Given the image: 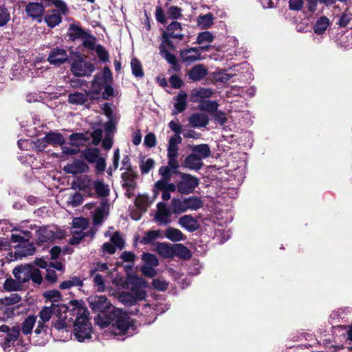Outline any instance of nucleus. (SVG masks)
<instances>
[{"label":"nucleus","instance_id":"obj_12","mask_svg":"<svg viewBox=\"0 0 352 352\" xmlns=\"http://www.w3.org/2000/svg\"><path fill=\"white\" fill-rule=\"evenodd\" d=\"M182 28L180 23L177 21H173L168 25L167 28V32L163 33V41L166 43V45L170 46L171 43L169 38H177L182 40L184 35L182 33Z\"/></svg>","mask_w":352,"mask_h":352},{"label":"nucleus","instance_id":"obj_42","mask_svg":"<svg viewBox=\"0 0 352 352\" xmlns=\"http://www.w3.org/2000/svg\"><path fill=\"white\" fill-rule=\"evenodd\" d=\"M87 34V32L85 31L81 28L76 25H71L69 27V37L73 41L76 39H82L86 34Z\"/></svg>","mask_w":352,"mask_h":352},{"label":"nucleus","instance_id":"obj_35","mask_svg":"<svg viewBox=\"0 0 352 352\" xmlns=\"http://www.w3.org/2000/svg\"><path fill=\"white\" fill-rule=\"evenodd\" d=\"M184 200L186 211L188 210H197L203 206L202 201L197 197H184Z\"/></svg>","mask_w":352,"mask_h":352},{"label":"nucleus","instance_id":"obj_50","mask_svg":"<svg viewBox=\"0 0 352 352\" xmlns=\"http://www.w3.org/2000/svg\"><path fill=\"white\" fill-rule=\"evenodd\" d=\"M111 243L120 250L124 248L125 243L120 232H116L111 237Z\"/></svg>","mask_w":352,"mask_h":352},{"label":"nucleus","instance_id":"obj_54","mask_svg":"<svg viewBox=\"0 0 352 352\" xmlns=\"http://www.w3.org/2000/svg\"><path fill=\"white\" fill-rule=\"evenodd\" d=\"M94 283L96 287L97 290L100 292H103L106 289V285L104 277L100 274H95L94 276Z\"/></svg>","mask_w":352,"mask_h":352},{"label":"nucleus","instance_id":"obj_10","mask_svg":"<svg viewBox=\"0 0 352 352\" xmlns=\"http://www.w3.org/2000/svg\"><path fill=\"white\" fill-rule=\"evenodd\" d=\"M90 308L100 314H104L107 310L112 309L111 304L105 296H91L87 299Z\"/></svg>","mask_w":352,"mask_h":352},{"label":"nucleus","instance_id":"obj_7","mask_svg":"<svg viewBox=\"0 0 352 352\" xmlns=\"http://www.w3.org/2000/svg\"><path fill=\"white\" fill-rule=\"evenodd\" d=\"M180 180L177 183V190L183 195H188L194 192L199 184V179L188 173H178Z\"/></svg>","mask_w":352,"mask_h":352},{"label":"nucleus","instance_id":"obj_56","mask_svg":"<svg viewBox=\"0 0 352 352\" xmlns=\"http://www.w3.org/2000/svg\"><path fill=\"white\" fill-rule=\"evenodd\" d=\"M154 165L155 161L151 158L142 161L140 166L142 173L147 174L153 168Z\"/></svg>","mask_w":352,"mask_h":352},{"label":"nucleus","instance_id":"obj_61","mask_svg":"<svg viewBox=\"0 0 352 352\" xmlns=\"http://www.w3.org/2000/svg\"><path fill=\"white\" fill-rule=\"evenodd\" d=\"M83 197L79 192H76L69 198L68 203L73 207H76L82 204Z\"/></svg>","mask_w":352,"mask_h":352},{"label":"nucleus","instance_id":"obj_9","mask_svg":"<svg viewBox=\"0 0 352 352\" xmlns=\"http://www.w3.org/2000/svg\"><path fill=\"white\" fill-rule=\"evenodd\" d=\"M71 71L76 76H88L94 71V66L91 63L78 58L73 61Z\"/></svg>","mask_w":352,"mask_h":352},{"label":"nucleus","instance_id":"obj_26","mask_svg":"<svg viewBox=\"0 0 352 352\" xmlns=\"http://www.w3.org/2000/svg\"><path fill=\"white\" fill-rule=\"evenodd\" d=\"M182 138L180 135H174L169 139L168 148H167V155H179L178 145L182 143Z\"/></svg>","mask_w":352,"mask_h":352},{"label":"nucleus","instance_id":"obj_4","mask_svg":"<svg viewBox=\"0 0 352 352\" xmlns=\"http://www.w3.org/2000/svg\"><path fill=\"white\" fill-rule=\"evenodd\" d=\"M131 292H122L118 297L120 302L125 305L131 306L138 300H142L146 297L144 289L148 287L147 282L142 278L133 276L129 280Z\"/></svg>","mask_w":352,"mask_h":352},{"label":"nucleus","instance_id":"obj_64","mask_svg":"<svg viewBox=\"0 0 352 352\" xmlns=\"http://www.w3.org/2000/svg\"><path fill=\"white\" fill-rule=\"evenodd\" d=\"M96 52L99 59L102 62H106L109 60V54L104 47L102 45H98L96 49Z\"/></svg>","mask_w":352,"mask_h":352},{"label":"nucleus","instance_id":"obj_55","mask_svg":"<svg viewBox=\"0 0 352 352\" xmlns=\"http://www.w3.org/2000/svg\"><path fill=\"white\" fill-rule=\"evenodd\" d=\"M168 158V166L173 169V173L177 174L179 173L177 170L179 167L178 162V155H167Z\"/></svg>","mask_w":352,"mask_h":352},{"label":"nucleus","instance_id":"obj_24","mask_svg":"<svg viewBox=\"0 0 352 352\" xmlns=\"http://www.w3.org/2000/svg\"><path fill=\"white\" fill-rule=\"evenodd\" d=\"M203 162L197 155L192 153L187 156L184 162V166L190 170H199L201 168Z\"/></svg>","mask_w":352,"mask_h":352},{"label":"nucleus","instance_id":"obj_52","mask_svg":"<svg viewBox=\"0 0 352 352\" xmlns=\"http://www.w3.org/2000/svg\"><path fill=\"white\" fill-rule=\"evenodd\" d=\"M72 236L69 239V243L75 245L80 243V241L86 236L85 232L72 230Z\"/></svg>","mask_w":352,"mask_h":352},{"label":"nucleus","instance_id":"obj_43","mask_svg":"<svg viewBox=\"0 0 352 352\" xmlns=\"http://www.w3.org/2000/svg\"><path fill=\"white\" fill-rule=\"evenodd\" d=\"M219 104L216 101L205 100L199 106V109L208 112L211 116L218 110Z\"/></svg>","mask_w":352,"mask_h":352},{"label":"nucleus","instance_id":"obj_48","mask_svg":"<svg viewBox=\"0 0 352 352\" xmlns=\"http://www.w3.org/2000/svg\"><path fill=\"white\" fill-rule=\"evenodd\" d=\"M22 283L19 282L18 280H14L12 278L7 279L3 285L5 289L8 291H18L20 290L22 287Z\"/></svg>","mask_w":352,"mask_h":352},{"label":"nucleus","instance_id":"obj_11","mask_svg":"<svg viewBox=\"0 0 352 352\" xmlns=\"http://www.w3.org/2000/svg\"><path fill=\"white\" fill-rule=\"evenodd\" d=\"M142 259L144 262L141 267L142 274L150 278L154 277L157 274L155 267L159 265L157 258L153 254L144 253Z\"/></svg>","mask_w":352,"mask_h":352},{"label":"nucleus","instance_id":"obj_25","mask_svg":"<svg viewBox=\"0 0 352 352\" xmlns=\"http://www.w3.org/2000/svg\"><path fill=\"white\" fill-rule=\"evenodd\" d=\"M179 224L189 232L195 231L198 228L196 219L191 215H184L180 217Z\"/></svg>","mask_w":352,"mask_h":352},{"label":"nucleus","instance_id":"obj_47","mask_svg":"<svg viewBox=\"0 0 352 352\" xmlns=\"http://www.w3.org/2000/svg\"><path fill=\"white\" fill-rule=\"evenodd\" d=\"M214 40L212 34L210 32L206 31L199 33L197 37L196 43L199 45L205 43H211Z\"/></svg>","mask_w":352,"mask_h":352},{"label":"nucleus","instance_id":"obj_33","mask_svg":"<svg viewBox=\"0 0 352 352\" xmlns=\"http://www.w3.org/2000/svg\"><path fill=\"white\" fill-rule=\"evenodd\" d=\"M89 96V94L87 93H80V92H75L73 94H70L68 96V102L70 104L80 105L85 103L87 101V98Z\"/></svg>","mask_w":352,"mask_h":352},{"label":"nucleus","instance_id":"obj_14","mask_svg":"<svg viewBox=\"0 0 352 352\" xmlns=\"http://www.w3.org/2000/svg\"><path fill=\"white\" fill-rule=\"evenodd\" d=\"M180 58L186 65H190L194 62L202 59L199 49L197 47H189L180 50Z\"/></svg>","mask_w":352,"mask_h":352},{"label":"nucleus","instance_id":"obj_57","mask_svg":"<svg viewBox=\"0 0 352 352\" xmlns=\"http://www.w3.org/2000/svg\"><path fill=\"white\" fill-rule=\"evenodd\" d=\"M10 20V14L5 7H0V27L5 26Z\"/></svg>","mask_w":352,"mask_h":352},{"label":"nucleus","instance_id":"obj_2","mask_svg":"<svg viewBox=\"0 0 352 352\" xmlns=\"http://www.w3.org/2000/svg\"><path fill=\"white\" fill-rule=\"evenodd\" d=\"M76 305L74 306L75 319L74 325V336L78 342H82L91 339L92 326L89 322V311L86 307L79 305L77 300H72Z\"/></svg>","mask_w":352,"mask_h":352},{"label":"nucleus","instance_id":"obj_5","mask_svg":"<svg viewBox=\"0 0 352 352\" xmlns=\"http://www.w3.org/2000/svg\"><path fill=\"white\" fill-rule=\"evenodd\" d=\"M25 236L19 234H12L11 241L18 243L14 247V252H10L8 254L7 258L10 261H13L19 258H22L28 256L32 255L35 252V247L32 243L29 242L31 237V233L29 231L24 232Z\"/></svg>","mask_w":352,"mask_h":352},{"label":"nucleus","instance_id":"obj_13","mask_svg":"<svg viewBox=\"0 0 352 352\" xmlns=\"http://www.w3.org/2000/svg\"><path fill=\"white\" fill-rule=\"evenodd\" d=\"M37 237L41 242H48L60 239L61 233L55 227L43 226L36 230Z\"/></svg>","mask_w":352,"mask_h":352},{"label":"nucleus","instance_id":"obj_19","mask_svg":"<svg viewBox=\"0 0 352 352\" xmlns=\"http://www.w3.org/2000/svg\"><path fill=\"white\" fill-rule=\"evenodd\" d=\"M31 264H25L16 267L13 270V274L16 280L21 283L29 281L31 278Z\"/></svg>","mask_w":352,"mask_h":352},{"label":"nucleus","instance_id":"obj_60","mask_svg":"<svg viewBox=\"0 0 352 352\" xmlns=\"http://www.w3.org/2000/svg\"><path fill=\"white\" fill-rule=\"evenodd\" d=\"M50 4L57 8L60 14L66 15L68 13V8L63 0H52Z\"/></svg>","mask_w":352,"mask_h":352},{"label":"nucleus","instance_id":"obj_49","mask_svg":"<svg viewBox=\"0 0 352 352\" xmlns=\"http://www.w3.org/2000/svg\"><path fill=\"white\" fill-rule=\"evenodd\" d=\"M87 226V221L83 217H76L72 220V230L83 232Z\"/></svg>","mask_w":352,"mask_h":352},{"label":"nucleus","instance_id":"obj_62","mask_svg":"<svg viewBox=\"0 0 352 352\" xmlns=\"http://www.w3.org/2000/svg\"><path fill=\"white\" fill-rule=\"evenodd\" d=\"M82 45L89 50H93L95 46V38L90 35L88 32L86 36L82 39Z\"/></svg>","mask_w":352,"mask_h":352},{"label":"nucleus","instance_id":"obj_1","mask_svg":"<svg viewBox=\"0 0 352 352\" xmlns=\"http://www.w3.org/2000/svg\"><path fill=\"white\" fill-rule=\"evenodd\" d=\"M96 324L103 329L111 326V330L115 336H123L118 338L124 340L125 338L132 336L135 333V325L133 320L121 309L112 307L109 314H99L95 318Z\"/></svg>","mask_w":352,"mask_h":352},{"label":"nucleus","instance_id":"obj_22","mask_svg":"<svg viewBox=\"0 0 352 352\" xmlns=\"http://www.w3.org/2000/svg\"><path fill=\"white\" fill-rule=\"evenodd\" d=\"M187 98V94L184 91H180L178 95L174 98V109L173 110L172 115L175 116L183 112L186 109Z\"/></svg>","mask_w":352,"mask_h":352},{"label":"nucleus","instance_id":"obj_36","mask_svg":"<svg viewBox=\"0 0 352 352\" xmlns=\"http://www.w3.org/2000/svg\"><path fill=\"white\" fill-rule=\"evenodd\" d=\"M62 305H55L54 303L52 304L51 307H44L39 313V318L41 321L48 322L52 318V314H56L57 312L54 311L56 308L60 307Z\"/></svg>","mask_w":352,"mask_h":352},{"label":"nucleus","instance_id":"obj_28","mask_svg":"<svg viewBox=\"0 0 352 352\" xmlns=\"http://www.w3.org/2000/svg\"><path fill=\"white\" fill-rule=\"evenodd\" d=\"M156 251L164 258H173V244L158 243L156 246Z\"/></svg>","mask_w":352,"mask_h":352},{"label":"nucleus","instance_id":"obj_18","mask_svg":"<svg viewBox=\"0 0 352 352\" xmlns=\"http://www.w3.org/2000/svg\"><path fill=\"white\" fill-rule=\"evenodd\" d=\"M88 165L83 161L76 160L70 164H67L63 168V170L69 174L78 175L88 170Z\"/></svg>","mask_w":352,"mask_h":352},{"label":"nucleus","instance_id":"obj_45","mask_svg":"<svg viewBox=\"0 0 352 352\" xmlns=\"http://www.w3.org/2000/svg\"><path fill=\"white\" fill-rule=\"evenodd\" d=\"M131 67L132 74L137 78H142L144 76V72L142 69L140 62L135 58H132L131 61Z\"/></svg>","mask_w":352,"mask_h":352},{"label":"nucleus","instance_id":"obj_23","mask_svg":"<svg viewBox=\"0 0 352 352\" xmlns=\"http://www.w3.org/2000/svg\"><path fill=\"white\" fill-rule=\"evenodd\" d=\"M188 121L195 128L206 127L208 124L209 118L205 113H196L189 118Z\"/></svg>","mask_w":352,"mask_h":352},{"label":"nucleus","instance_id":"obj_8","mask_svg":"<svg viewBox=\"0 0 352 352\" xmlns=\"http://www.w3.org/2000/svg\"><path fill=\"white\" fill-rule=\"evenodd\" d=\"M112 73L105 67L102 72L96 74L92 80L91 91L89 94H99L108 83H111Z\"/></svg>","mask_w":352,"mask_h":352},{"label":"nucleus","instance_id":"obj_59","mask_svg":"<svg viewBox=\"0 0 352 352\" xmlns=\"http://www.w3.org/2000/svg\"><path fill=\"white\" fill-rule=\"evenodd\" d=\"M104 217V210L103 208H97L93 217L94 224L95 226L101 225Z\"/></svg>","mask_w":352,"mask_h":352},{"label":"nucleus","instance_id":"obj_58","mask_svg":"<svg viewBox=\"0 0 352 352\" xmlns=\"http://www.w3.org/2000/svg\"><path fill=\"white\" fill-rule=\"evenodd\" d=\"M211 116L214 118L215 122L221 126H223L228 120L226 114L223 111L219 110H217Z\"/></svg>","mask_w":352,"mask_h":352},{"label":"nucleus","instance_id":"obj_6","mask_svg":"<svg viewBox=\"0 0 352 352\" xmlns=\"http://www.w3.org/2000/svg\"><path fill=\"white\" fill-rule=\"evenodd\" d=\"M76 305L75 302H72L71 301V305L72 308H69V307L62 305L60 307L56 308L54 311L57 312L56 314V319L54 318L53 320V327L57 331H67V327H71L72 322H74L73 317L75 316L74 312V306Z\"/></svg>","mask_w":352,"mask_h":352},{"label":"nucleus","instance_id":"obj_30","mask_svg":"<svg viewBox=\"0 0 352 352\" xmlns=\"http://www.w3.org/2000/svg\"><path fill=\"white\" fill-rule=\"evenodd\" d=\"M166 43L162 42L160 45V54L166 61L170 63L174 68L178 66L176 56L169 52L165 47Z\"/></svg>","mask_w":352,"mask_h":352},{"label":"nucleus","instance_id":"obj_29","mask_svg":"<svg viewBox=\"0 0 352 352\" xmlns=\"http://www.w3.org/2000/svg\"><path fill=\"white\" fill-rule=\"evenodd\" d=\"M62 21L60 14L56 10H52L45 17V21L50 28H54L58 25Z\"/></svg>","mask_w":352,"mask_h":352},{"label":"nucleus","instance_id":"obj_51","mask_svg":"<svg viewBox=\"0 0 352 352\" xmlns=\"http://www.w3.org/2000/svg\"><path fill=\"white\" fill-rule=\"evenodd\" d=\"M93 182L89 177L85 176L83 179L78 180V186L80 190L89 192L94 187Z\"/></svg>","mask_w":352,"mask_h":352},{"label":"nucleus","instance_id":"obj_15","mask_svg":"<svg viewBox=\"0 0 352 352\" xmlns=\"http://www.w3.org/2000/svg\"><path fill=\"white\" fill-rule=\"evenodd\" d=\"M68 54L67 51L62 47L52 48L48 55L47 60L52 65H60L67 61Z\"/></svg>","mask_w":352,"mask_h":352},{"label":"nucleus","instance_id":"obj_39","mask_svg":"<svg viewBox=\"0 0 352 352\" xmlns=\"http://www.w3.org/2000/svg\"><path fill=\"white\" fill-rule=\"evenodd\" d=\"M165 236L173 242L184 240V234L178 229L168 228L164 232Z\"/></svg>","mask_w":352,"mask_h":352},{"label":"nucleus","instance_id":"obj_34","mask_svg":"<svg viewBox=\"0 0 352 352\" xmlns=\"http://www.w3.org/2000/svg\"><path fill=\"white\" fill-rule=\"evenodd\" d=\"M48 145L52 146L63 145L65 143L63 135L56 132H50L45 135Z\"/></svg>","mask_w":352,"mask_h":352},{"label":"nucleus","instance_id":"obj_31","mask_svg":"<svg viewBox=\"0 0 352 352\" xmlns=\"http://www.w3.org/2000/svg\"><path fill=\"white\" fill-rule=\"evenodd\" d=\"M192 151L194 154L197 155L198 157L203 159L208 157L211 154V151L209 146L206 144H201L195 145L192 148Z\"/></svg>","mask_w":352,"mask_h":352},{"label":"nucleus","instance_id":"obj_21","mask_svg":"<svg viewBox=\"0 0 352 352\" xmlns=\"http://www.w3.org/2000/svg\"><path fill=\"white\" fill-rule=\"evenodd\" d=\"M208 69L203 64L196 65L188 72V75L192 81H199L208 75Z\"/></svg>","mask_w":352,"mask_h":352},{"label":"nucleus","instance_id":"obj_53","mask_svg":"<svg viewBox=\"0 0 352 352\" xmlns=\"http://www.w3.org/2000/svg\"><path fill=\"white\" fill-rule=\"evenodd\" d=\"M43 296L45 298H46L50 301L54 302H58L61 299V295L59 291L58 290H48L46 291Z\"/></svg>","mask_w":352,"mask_h":352},{"label":"nucleus","instance_id":"obj_44","mask_svg":"<svg viewBox=\"0 0 352 352\" xmlns=\"http://www.w3.org/2000/svg\"><path fill=\"white\" fill-rule=\"evenodd\" d=\"M74 286H82V281L78 276H73L70 279L63 281L60 285V288L67 289Z\"/></svg>","mask_w":352,"mask_h":352},{"label":"nucleus","instance_id":"obj_41","mask_svg":"<svg viewBox=\"0 0 352 352\" xmlns=\"http://www.w3.org/2000/svg\"><path fill=\"white\" fill-rule=\"evenodd\" d=\"M84 157L89 163H94L99 158L100 150L98 148H87L82 151Z\"/></svg>","mask_w":352,"mask_h":352},{"label":"nucleus","instance_id":"obj_3","mask_svg":"<svg viewBox=\"0 0 352 352\" xmlns=\"http://www.w3.org/2000/svg\"><path fill=\"white\" fill-rule=\"evenodd\" d=\"M36 317L34 316H29L21 324V326L15 325L12 327H9L5 324L0 325V332L7 333L4 341L1 343V346L4 350L10 348L11 345L18 339L20 331L24 335H28L32 331V329L36 323Z\"/></svg>","mask_w":352,"mask_h":352},{"label":"nucleus","instance_id":"obj_38","mask_svg":"<svg viewBox=\"0 0 352 352\" xmlns=\"http://www.w3.org/2000/svg\"><path fill=\"white\" fill-rule=\"evenodd\" d=\"M94 188L96 194L100 197H107L109 194V186L102 180H95L93 182Z\"/></svg>","mask_w":352,"mask_h":352},{"label":"nucleus","instance_id":"obj_40","mask_svg":"<svg viewBox=\"0 0 352 352\" xmlns=\"http://www.w3.org/2000/svg\"><path fill=\"white\" fill-rule=\"evenodd\" d=\"M197 22L201 28L208 29L212 25L214 22V16L211 13L200 15L197 17Z\"/></svg>","mask_w":352,"mask_h":352},{"label":"nucleus","instance_id":"obj_37","mask_svg":"<svg viewBox=\"0 0 352 352\" xmlns=\"http://www.w3.org/2000/svg\"><path fill=\"white\" fill-rule=\"evenodd\" d=\"M329 19L326 16L318 18L314 26V32L317 34H322L329 25Z\"/></svg>","mask_w":352,"mask_h":352},{"label":"nucleus","instance_id":"obj_17","mask_svg":"<svg viewBox=\"0 0 352 352\" xmlns=\"http://www.w3.org/2000/svg\"><path fill=\"white\" fill-rule=\"evenodd\" d=\"M45 7L41 3L30 2L25 8V11L28 16L33 19H38L41 22V17L44 13Z\"/></svg>","mask_w":352,"mask_h":352},{"label":"nucleus","instance_id":"obj_27","mask_svg":"<svg viewBox=\"0 0 352 352\" xmlns=\"http://www.w3.org/2000/svg\"><path fill=\"white\" fill-rule=\"evenodd\" d=\"M170 206L174 214H181L186 212L184 197L182 196L174 197L171 200Z\"/></svg>","mask_w":352,"mask_h":352},{"label":"nucleus","instance_id":"obj_32","mask_svg":"<svg viewBox=\"0 0 352 352\" xmlns=\"http://www.w3.org/2000/svg\"><path fill=\"white\" fill-rule=\"evenodd\" d=\"M175 256L181 258L188 259L191 257V252L184 245L175 243L173 244V257Z\"/></svg>","mask_w":352,"mask_h":352},{"label":"nucleus","instance_id":"obj_63","mask_svg":"<svg viewBox=\"0 0 352 352\" xmlns=\"http://www.w3.org/2000/svg\"><path fill=\"white\" fill-rule=\"evenodd\" d=\"M168 16L173 19H177L182 16V10L177 6H171L167 11Z\"/></svg>","mask_w":352,"mask_h":352},{"label":"nucleus","instance_id":"obj_46","mask_svg":"<svg viewBox=\"0 0 352 352\" xmlns=\"http://www.w3.org/2000/svg\"><path fill=\"white\" fill-rule=\"evenodd\" d=\"M160 236L159 230H150L144 234V236L140 240V243L142 244H149L154 241Z\"/></svg>","mask_w":352,"mask_h":352},{"label":"nucleus","instance_id":"obj_16","mask_svg":"<svg viewBox=\"0 0 352 352\" xmlns=\"http://www.w3.org/2000/svg\"><path fill=\"white\" fill-rule=\"evenodd\" d=\"M157 211L155 219L157 222L162 225H168L171 222L172 210H170L166 204L164 202L157 204Z\"/></svg>","mask_w":352,"mask_h":352},{"label":"nucleus","instance_id":"obj_20","mask_svg":"<svg viewBox=\"0 0 352 352\" xmlns=\"http://www.w3.org/2000/svg\"><path fill=\"white\" fill-rule=\"evenodd\" d=\"M213 94V91L208 88H196L192 90L190 100L192 102L201 103L204 99L209 98Z\"/></svg>","mask_w":352,"mask_h":352}]
</instances>
